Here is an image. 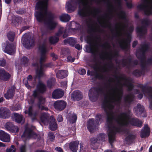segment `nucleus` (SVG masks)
I'll return each mask as SVG.
<instances>
[{
  "instance_id": "864d4df0",
  "label": "nucleus",
  "mask_w": 152,
  "mask_h": 152,
  "mask_svg": "<svg viewBox=\"0 0 152 152\" xmlns=\"http://www.w3.org/2000/svg\"><path fill=\"white\" fill-rule=\"evenodd\" d=\"M16 148L14 145H11L10 148H7L6 150L7 152H16Z\"/></svg>"
},
{
  "instance_id": "4be33fe9",
  "label": "nucleus",
  "mask_w": 152,
  "mask_h": 152,
  "mask_svg": "<svg viewBox=\"0 0 152 152\" xmlns=\"http://www.w3.org/2000/svg\"><path fill=\"white\" fill-rule=\"evenodd\" d=\"M150 130L148 124H145L143 129L141 130L140 136L141 138L148 137L150 135Z\"/></svg>"
},
{
  "instance_id": "49530a36",
  "label": "nucleus",
  "mask_w": 152,
  "mask_h": 152,
  "mask_svg": "<svg viewBox=\"0 0 152 152\" xmlns=\"http://www.w3.org/2000/svg\"><path fill=\"white\" fill-rule=\"evenodd\" d=\"M59 38L56 36H51L49 38V41L50 43L54 44L57 43L59 41Z\"/></svg>"
},
{
  "instance_id": "4468645a",
  "label": "nucleus",
  "mask_w": 152,
  "mask_h": 152,
  "mask_svg": "<svg viewBox=\"0 0 152 152\" xmlns=\"http://www.w3.org/2000/svg\"><path fill=\"white\" fill-rule=\"evenodd\" d=\"M22 41L24 46L27 49H29L34 46L35 40L27 35L24 36L22 38Z\"/></svg>"
},
{
  "instance_id": "cd10ccee",
  "label": "nucleus",
  "mask_w": 152,
  "mask_h": 152,
  "mask_svg": "<svg viewBox=\"0 0 152 152\" xmlns=\"http://www.w3.org/2000/svg\"><path fill=\"white\" fill-rule=\"evenodd\" d=\"M79 145L78 141H75L70 142L69 145V150L72 152H77Z\"/></svg>"
},
{
  "instance_id": "c9c22d12",
  "label": "nucleus",
  "mask_w": 152,
  "mask_h": 152,
  "mask_svg": "<svg viewBox=\"0 0 152 152\" xmlns=\"http://www.w3.org/2000/svg\"><path fill=\"white\" fill-rule=\"evenodd\" d=\"M29 60L28 57L23 56L20 59L21 64L24 66H27L28 65Z\"/></svg>"
},
{
  "instance_id": "052dcab7",
  "label": "nucleus",
  "mask_w": 152,
  "mask_h": 152,
  "mask_svg": "<svg viewBox=\"0 0 152 152\" xmlns=\"http://www.w3.org/2000/svg\"><path fill=\"white\" fill-rule=\"evenodd\" d=\"M122 96L118 95H117V98L115 99L114 98L115 102L118 104H120L121 102V100L122 99Z\"/></svg>"
},
{
  "instance_id": "4d7b16f0",
  "label": "nucleus",
  "mask_w": 152,
  "mask_h": 152,
  "mask_svg": "<svg viewBox=\"0 0 152 152\" xmlns=\"http://www.w3.org/2000/svg\"><path fill=\"white\" fill-rule=\"evenodd\" d=\"M64 28L62 27L60 28L58 32L56 33L55 35L57 36H61L64 32V31L63 30Z\"/></svg>"
},
{
  "instance_id": "c03bdc74",
  "label": "nucleus",
  "mask_w": 152,
  "mask_h": 152,
  "mask_svg": "<svg viewBox=\"0 0 152 152\" xmlns=\"http://www.w3.org/2000/svg\"><path fill=\"white\" fill-rule=\"evenodd\" d=\"M123 75L124 76H117L115 75V79L118 80V83L119 84H121V83L120 82V80H119V79L121 80H125L126 82H128L129 81V80L128 78H127L126 76H125L124 75Z\"/></svg>"
},
{
  "instance_id": "20e7f679",
  "label": "nucleus",
  "mask_w": 152,
  "mask_h": 152,
  "mask_svg": "<svg viewBox=\"0 0 152 152\" xmlns=\"http://www.w3.org/2000/svg\"><path fill=\"white\" fill-rule=\"evenodd\" d=\"M104 117L103 114L98 113L95 116V120L94 118L89 119L87 122V127L88 130L91 133L94 132L96 127L99 124V122L101 123L103 121Z\"/></svg>"
},
{
  "instance_id": "f3484780",
  "label": "nucleus",
  "mask_w": 152,
  "mask_h": 152,
  "mask_svg": "<svg viewBox=\"0 0 152 152\" xmlns=\"http://www.w3.org/2000/svg\"><path fill=\"white\" fill-rule=\"evenodd\" d=\"M11 77V74L3 68L0 69V81H8Z\"/></svg>"
},
{
  "instance_id": "4c0bfd02",
  "label": "nucleus",
  "mask_w": 152,
  "mask_h": 152,
  "mask_svg": "<svg viewBox=\"0 0 152 152\" xmlns=\"http://www.w3.org/2000/svg\"><path fill=\"white\" fill-rule=\"evenodd\" d=\"M68 118L70 122L72 124L76 122L77 116L75 114H69L68 116Z\"/></svg>"
},
{
  "instance_id": "5fc2aeb1",
  "label": "nucleus",
  "mask_w": 152,
  "mask_h": 152,
  "mask_svg": "<svg viewBox=\"0 0 152 152\" xmlns=\"http://www.w3.org/2000/svg\"><path fill=\"white\" fill-rule=\"evenodd\" d=\"M106 136V135L104 133H101L99 134L97 138L99 141H102L105 139Z\"/></svg>"
},
{
  "instance_id": "37998d69",
  "label": "nucleus",
  "mask_w": 152,
  "mask_h": 152,
  "mask_svg": "<svg viewBox=\"0 0 152 152\" xmlns=\"http://www.w3.org/2000/svg\"><path fill=\"white\" fill-rule=\"evenodd\" d=\"M13 114L15 122L18 123H20L23 119L22 115L16 113H13Z\"/></svg>"
},
{
  "instance_id": "bb28decb",
  "label": "nucleus",
  "mask_w": 152,
  "mask_h": 152,
  "mask_svg": "<svg viewBox=\"0 0 152 152\" xmlns=\"http://www.w3.org/2000/svg\"><path fill=\"white\" fill-rule=\"evenodd\" d=\"M72 97L74 100L78 101L83 99V96L82 92L79 90H75L72 93Z\"/></svg>"
},
{
  "instance_id": "5701e85b",
  "label": "nucleus",
  "mask_w": 152,
  "mask_h": 152,
  "mask_svg": "<svg viewBox=\"0 0 152 152\" xmlns=\"http://www.w3.org/2000/svg\"><path fill=\"white\" fill-rule=\"evenodd\" d=\"M129 62L128 63L127 59L125 58H123L121 60L122 64L124 66H126L128 68L131 67L132 66V64L133 63L134 65H137L138 64V62L136 60L132 61L131 58L129 59Z\"/></svg>"
},
{
  "instance_id": "39448f33",
  "label": "nucleus",
  "mask_w": 152,
  "mask_h": 152,
  "mask_svg": "<svg viewBox=\"0 0 152 152\" xmlns=\"http://www.w3.org/2000/svg\"><path fill=\"white\" fill-rule=\"evenodd\" d=\"M36 9L39 10L35 12L34 15L37 21L42 23L45 20V15L44 12L43 13V9L45 10V8L42 2L41 1H39L37 3L35 6Z\"/></svg>"
},
{
  "instance_id": "f8f14e48",
  "label": "nucleus",
  "mask_w": 152,
  "mask_h": 152,
  "mask_svg": "<svg viewBox=\"0 0 152 152\" xmlns=\"http://www.w3.org/2000/svg\"><path fill=\"white\" fill-rule=\"evenodd\" d=\"M143 3L140 4L137 6V8L141 11H143L145 15L149 16L152 15V4L149 7L148 0H142Z\"/></svg>"
},
{
  "instance_id": "69168bd1",
  "label": "nucleus",
  "mask_w": 152,
  "mask_h": 152,
  "mask_svg": "<svg viewBox=\"0 0 152 152\" xmlns=\"http://www.w3.org/2000/svg\"><path fill=\"white\" fill-rule=\"evenodd\" d=\"M42 2V3H43L44 5V7L45 8L44 12L46 10H47V7L48 5V2L49 1V0H42V1H41Z\"/></svg>"
},
{
  "instance_id": "6ab92c4d",
  "label": "nucleus",
  "mask_w": 152,
  "mask_h": 152,
  "mask_svg": "<svg viewBox=\"0 0 152 152\" xmlns=\"http://www.w3.org/2000/svg\"><path fill=\"white\" fill-rule=\"evenodd\" d=\"M16 87L14 85L12 86L4 94V97L7 99H12L15 93Z\"/></svg>"
},
{
  "instance_id": "a211bd4d",
  "label": "nucleus",
  "mask_w": 152,
  "mask_h": 152,
  "mask_svg": "<svg viewBox=\"0 0 152 152\" xmlns=\"http://www.w3.org/2000/svg\"><path fill=\"white\" fill-rule=\"evenodd\" d=\"M67 103L63 100H57L53 104L55 109L59 111L63 110L66 107Z\"/></svg>"
},
{
  "instance_id": "c85d7f7f",
  "label": "nucleus",
  "mask_w": 152,
  "mask_h": 152,
  "mask_svg": "<svg viewBox=\"0 0 152 152\" xmlns=\"http://www.w3.org/2000/svg\"><path fill=\"white\" fill-rule=\"evenodd\" d=\"M50 120L49 125L50 129L52 131L56 130L57 128V125L56 119L51 116L50 118Z\"/></svg>"
},
{
  "instance_id": "2f4dec72",
  "label": "nucleus",
  "mask_w": 152,
  "mask_h": 152,
  "mask_svg": "<svg viewBox=\"0 0 152 152\" xmlns=\"http://www.w3.org/2000/svg\"><path fill=\"white\" fill-rule=\"evenodd\" d=\"M34 98H37L38 99L37 105L38 108H40V106L45 104L46 101V99L43 96H39V95L38 97Z\"/></svg>"
},
{
  "instance_id": "7c9ffc66",
  "label": "nucleus",
  "mask_w": 152,
  "mask_h": 152,
  "mask_svg": "<svg viewBox=\"0 0 152 152\" xmlns=\"http://www.w3.org/2000/svg\"><path fill=\"white\" fill-rule=\"evenodd\" d=\"M134 111L135 113L136 114H141L144 113L145 110L144 107L141 105L140 104L138 103L137 104V106L136 107L134 108Z\"/></svg>"
},
{
  "instance_id": "a878e982",
  "label": "nucleus",
  "mask_w": 152,
  "mask_h": 152,
  "mask_svg": "<svg viewBox=\"0 0 152 152\" xmlns=\"http://www.w3.org/2000/svg\"><path fill=\"white\" fill-rule=\"evenodd\" d=\"M0 140L5 142H9L10 141V135L4 131L0 130Z\"/></svg>"
},
{
  "instance_id": "aec40b11",
  "label": "nucleus",
  "mask_w": 152,
  "mask_h": 152,
  "mask_svg": "<svg viewBox=\"0 0 152 152\" xmlns=\"http://www.w3.org/2000/svg\"><path fill=\"white\" fill-rule=\"evenodd\" d=\"M14 45L12 43L7 42L6 45L4 44L2 49L5 53L11 54L14 51Z\"/></svg>"
},
{
  "instance_id": "9d476101",
  "label": "nucleus",
  "mask_w": 152,
  "mask_h": 152,
  "mask_svg": "<svg viewBox=\"0 0 152 152\" xmlns=\"http://www.w3.org/2000/svg\"><path fill=\"white\" fill-rule=\"evenodd\" d=\"M151 21L148 19H143L141 21V23L143 26L140 27H137L136 28V32L140 37H142L146 34L147 28L149 25Z\"/></svg>"
},
{
  "instance_id": "79ce46f5",
  "label": "nucleus",
  "mask_w": 152,
  "mask_h": 152,
  "mask_svg": "<svg viewBox=\"0 0 152 152\" xmlns=\"http://www.w3.org/2000/svg\"><path fill=\"white\" fill-rule=\"evenodd\" d=\"M136 137V135L130 134L126 137L125 140L127 142H132L135 139Z\"/></svg>"
},
{
  "instance_id": "1a4fd4ad",
  "label": "nucleus",
  "mask_w": 152,
  "mask_h": 152,
  "mask_svg": "<svg viewBox=\"0 0 152 152\" xmlns=\"http://www.w3.org/2000/svg\"><path fill=\"white\" fill-rule=\"evenodd\" d=\"M104 93V91L102 87H94L89 91L88 96L90 100L94 102L97 99L100 94Z\"/></svg>"
},
{
  "instance_id": "473e14b6",
  "label": "nucleus",
  "mask_w": 152,
  "mask_h": 152,
  "mask_svg": "<svg viewBox=\"0 0 152 152\" xmlns=\"http://www.w3.org/2000/svg\"><path fill=\"white\" fill-rule=\"evenodd\" d=\"M67 76L66 71L61 70L58 71L56 74V77L60 79H62L66 77Z\"/></svg>"
},
{
  "instance_id": "6e6552de",
  "label": "nucleus",
  "mask_w": 152,
  "mask_h": 152,
  "mask_svg": "<svg viewBox=\"0 0 152 152\" xmlns=\"http://www.w3.org/2000/svg\"><path fill=\"white\" fill-rule=\"evenodd\" d=\"M149 49V45L148 44L144 43L142 44L141 47L139 50L138 52L136 55V56L138 59L141 60L142 62L141 67L142 69L145 67V63L143 61L145 58V53Z\"/></svg>"
},
{
  "instance_id": "e433bc0d",
  "label": "nucleus",
  "mask_w": 152,
  "mask_h": 152,
  "mask_svg": "<svg viewBox=\"0 0 152 152\" xmlns=\"http://www.w3.org/2000/svg\"><path fill=\"white\" fill-rule=\"evenodd\" d=\"M134 98V96L133 95L130 94H127L124 97L125 102L130 104L133 101Z\"/></svg>"
},
{
  "instance_id": "de8ad7c7",
  "label": "nucleus",
  "mask_w": 152,
  "mask_h": 152,
  "mask_svg": "<svg viewBox=\"0 0 152 152\" xmlns=\"http://www.w3.org/2000/svg\"><path fill=\"white\" fill-rule=\"evenodd\" d=\"M7 36L10 41L13 42L14 39L15 33L13 32H9L7 34Z\"/></svg>"
},
{
  "instance_id": "774afa93",
  "label": "nucleus",
  "mask_w": 152,
  "mask_h": 152,
  "mask_svg": "<svg viewBox=\"0 0 152 152\" xmlns=\"http://www.w3.org/2000/svg\"><path fill=\"white\" fill-rule=\"evenodd\" d=\"M20 109V108L18 105H16L15 106L12 107L11 109L12 111H17L19 110Z\"/></svg>"
},
{
  "instance_id": "9b49d317",
  "label": "nucleus",
  "mask_w": 152,
  "mask_h": 152,
  "mask_svg": "<svg viewBox=\"0 0 152 152\" xmlns=\"http://www.w3.org/2000/svg\"><path fill=\"white\" fill-rule=\"evenodd\" d=\"M87 43L89 44V45H87L86 47V52L89 53H91L93 55V61L95 62L97 61V54L98 53V50L97 49H95L93 47L94 45L92 44V40L91 37L89 36H87Z\"/></svg>"
},
{
  "instance_id": "603ef678",
  "label": "nucleus",
  "mask_w": 152,
  "mask_h": 152,
  "mask_svg": "<svg viewBox=\"0 0 152 152\" xmlns=\"http://www.w3.org/2000/svg\"><path fill=\"white\" fill-rule=\"evenodd\" d=\"M142 74V72L138 69H136L133 71L132 72V74L133 75L139 77L141 76Z\"/></svg>"
},
{
  "instance_id": "dca6fc26",
  "label": "nucleus",
  "mask_w": 152,
  "mask_h": 152,
  "mask_svg": "<svg viewBox=\"0 0 152 152\" xmlns=\"http://www.w3.org/2000/svg\"><path fill=\"white\" fill-rule=\"evenodd\" d=\"M6 129L10 132L16 133L18 132L19 129L15 126L14 124L12 122H7L4 125Z\"/></svg>"
},
{
  "instance_id": "423d86ee",
  "label": "nucleus",
  "mask_w": 152,
  "mask_h": 152,
  "mask_svg": "<svg viewBox=\"0 0 152 152\" xmlns=\"http://www.w3.org/2000/svg\"><path fill=\"white\" fill-rule=\"evenodd\" d=\"M45 20H47V24L48 28L50 30H54L57 25V23L53 21L54 17L53 14L50 12L46 10L44 12Z\"/></svg>"
},
{
  "instance_id": "ddd939ff",
  "label": "nucleus",
  "mask_w": 152,
  "mask_h": 152,
  "mask_svg": "<svg viewBox=\"0 0 152 152\" xmlns=\"http://www.w3.org/2000/svg\"><path fill=\"white\" fill-rule=\"evenodd\" d=\"M46 91L47 87L45 85L39 80L37 85L36 89L33 91L32 95L34 97H37L39 94H43Z\"/></svg>"
},
{
  "instance_id": "72a5a7b5",
  "label": "nucleus",
  "mask_w": 152,
  "mask_h": 152,
  "mask_svg": "<svg viewBox=\"0 0 152 152\" xmlns=\"http://www.w3.org/2000/svg\"><path fill=\"white\" fill-rule=\"evenodd\" d=\"M76 42L77 40L76 39L72 37L66 39L64 40V44L69 43L71 46H74L76 43Z\"/></svg>"
},
{
  "instance_id": "09e8293b",
  "label": "nucleus",
  "mask_w": 152,
  "mask_h": 152,
  "mask_svg": "<svg viewBox=\"0 0 152 152\" xmlns=\"http://www.w3.org/2000/svg\"><path fill=\"white\" fill-rule=\"evenodd\" d=\"M61 53L64 56H67L70 54V51L68 48H64L61 50Z\"/></svg>"
},
{
  "instance_id": "ea45409f",
  "label": "nucleus",
  "mask_w": 152,
  "mask_h": 152,
  "mask_svg": "<svg viewBox=\"0 0 152 152\" xmlns=\"http://www.w3.org/2000/svg\"><path fill=\"white\" fill-rule=\"evenodd\" d=\"M90 73L91 76H95L96 78L102 79L104 77V76L102 74L99 73L97 72H95L93 71H90Z\"/></svg>"
},
{
  "instance_id": "3c124183",
  "label": "nucleus",
  "mask_w": 152,
  "mask_h": 152,
  "mask_svg": "<svg viewBox=\"0 0 152 152\" xmlns=\"http://www.w3.org/2000/svg\"><path fill=\"white\" fill-rule=\"evenodd\" d=\"M34 132L33 130L31 129H26L24 132L23 135L25 136L26 134H27L28 136H31L34 135Z\"/></svg>"
},
{
  "instance_id": "0e129e2a",
  "label": "nucleus",
  "mask_w": 152,
  "mask_h": 152,
  "mask_svg": "<svg viewBox=\"0 0 152 152\" xmlns=\"http://www.w3.org/2000/svg\"><path fill=\"white\" fill-rule=\"evenodd\" d=\"M33 107L32 106L29 107L28 111V115L30 117H32L33 115Z\"/></svg>"
},
{
  "instance_id": "c756f323",
  "label": "nucleus",
  "mask_w": 152,
  "mask_h": 152,
  "mask_svg": "<svg viewBox=\"0 0 152 152\" xmlns=\"http://www.w3.org/2000/svg\"><path fill=\"white\" fill-rule=\"evenodd\" d=\"M49 117L50 115L48 113H42L40 116V120L42 123L44 124L48 123L49 121Z\"/></svg>"
},
{
  "instance_id": "680f3d73",
  "label": "nucleus",
  "mask_w": 152,
  "mask_h": 152,
  "mask_svg": "<svg viewBox=\"0 0 152 152\" xmlns=\"http://www.w3.org/2000/svg\"><path fill=\"white\" fill-rule=\"evenodd\" d=\"M6 61L4 58H0V66L4 67L6 64Z\"/></svg>"
},
{
  "instance_id": "a18cd8bd",
  "label": "nucleus",
  "mask_w": 152,
  "mask_h": 152,
  "mask_svg": "<svg viewBox=\"0 0 152 152\" xmlns=\"http://www.w3.org/2000/svg\"><path fill=\"white\" fill-rule=\"evenodd\" d=\"M72 24H73L75 26V27L73 28L72 27H70V29L71 30L73 31H76L77 30H79L81 29V26L80 24L78 23L75 22H74L73 23H72ZM72 25H71V27H72Z\"/></svg>"
},
{
  "instance_id": "8fccbe9b",
  "label": "nucleus",
  "mask_w": 152,
  "mask_h": 152,
  "mask_svg": "<svg viewBox=\"0 0 152 152\" xmlns=\"http://www.w3.org/2000/svg\"><path fill=\"white\" fill-rule=\"evenodd\" d=\"M118 16L119 17L125 21H127V19L126 18V13L124 11H121L119 14Z\"/></svg>"
},
{
  "instance_id": "0eeeda50",
  "label": "nucleus",
  "mask_w": 152,
  "mask_h": 152,
  "mask_svg": "<svg viewBox=\"0 0 152 152\" xmlns=\"http://www.w3.org/2000/svg\"><path fill=\"white\" fill-rule=\"evenodd\" d=\"M134 30V26H130L126 34V39L125 40H123L119 42V46L122 49L126 50L130 46V43L131 39V34Z\"/></svg>"
},
{
  "instance_id": "bf43d9fd",
  "label": "nucleus",
  "mask_w": 152,
  "mask_h": 152,
  "mask_svg": "<svg viewBox=\"0 0 152 152\" xmlns=\"http://www.w3.org/2000/svg\"><path fill=\"white\" fill-rule=\"evenodd\" d=\"M115 90H117L118 91L117 95L120 96H123V91L122 87H120L119 88H114Z\"/></svg>"
},
{
  "instance_id": "f704fd0d",
  "label": "nucleus",
  "mask_w": 152,
  "mask_h": 152,
  "mask_svg": "<svg viewBox=\"0 0 152 152\" xmlns=\"http://www.w3.org/2000/svg\"><path fill=\"white\" fill-rule=\"evenodd\" d=\"M61 21L63 22H67L70 20V17L68 14H63L59 17Z\"/></svg>"
},
{
  "instance_id": "b1692460",
  "label": "nucleus",
  "mask_w": 152,
  "mask_h": 152,
  "mask_svg": "<svg viewBox=\"0 0 152 152\" xmlns=\"http://www.w3.org/2000/svg\"><path fill=\"white\" fill-rule=\"evenodd\" d=\"M64 95V92L62 89L58 88L55 90L52 94V97L54 99H58L61 98Z\"/></svg>"
},
{
  "instance_id": "a19ab883",
  "label": "nucleus",
  "mask_w": 152,
  "mask_h": 152,
  "mask_svg": "<svg viewBox=\"0 0 152 152\" xmlns=\"http://www.w3.org/2000/svg\"><path fill=\"white\" fill-rule=\"evenodd\" d=\"M33 80V77L30 75H29L27 77V80L26 81H23V82L26 86L28 89H30L31 88V86L29 84V82H31Z\"/></svg>"
},
{
  "instance_id": "f03ea898",
  "label": "nucleus",
  "mask_w": 152,
  "mask_h": 152,
  "mask_svg": "<svg viewBox=\"0 0 152 152\" xmlns=\"http://www.w3.org/2000/svg\"><path fill=\"white\" fill-rule=\"evenodd\" d=\"M82 4L84 6L83 8L79 9L78 12L79 15L82 17H86L87 16L88 14H92V12L89 11L87 12L85 11L86 8L90 9L91 7L88 3H84L83 0H70L66 3V5L67 9V12L69 13H71L74 11L77 8L78 5Z\"/></svg>"
},
{
  "instance_id": "13d9d810",
  "label": "nucleus",
  "mask_w": 152,
  "mask_h": 152,
  "mask_svg": "<svg viewBox=\"0 0 152 152\" xmlns=\"http://www.w3.org/2000/svg\"><path fill=\"white\" fill-rule=\"evenodd\" d=\"M37 76L38 79H40V78L43 76L44 73L42 71L36 70Z\"/></svg>"
},
{
  "instance_id": "2eb2a0df",
  "label": "nucleus",
  "mask_w": 152,
  "mask_h": 152,
  "mask_svg": "<svg viewBox=\"0 0 152 152\" xmlns=\"http://www.w3.org/2000/svg\"><path fill=\"white\" fill-rule=\"evenodd\" d=\"M39 50L41 53L40 57L39 59V63L40 64H43L45 62L46 59L47 48L45 45L43 43L39 46L38 48Z\"/></svg>"
},
{
  "instance_id": "338daca9",
  "label": "nucleus",
  "mask_w": 152,
  "mask_h": 152,
  "mask_svg": "<svg viewBox=\"0 0 152 152\" xmlns=\"http://www.w3.org/2000/svg\"><path fill=\"white\" fill-rule=\"evenodd\" d=\"M16 13L18 14L23 15L26 12V11L23 9H19V10L16 11Z\"/></svg>"
},
{
  "instance_id": "58836bf2",
  "label": "nucleus",
  "mask_w": 152,
  "mask_h": 152,
  "mask_svg": "<svg viewBox=\"0 0 152 152\" xmlns=\"http://www.w3.org/2000/svg\"><path fill=\"white\" fill-rule=\"evenodd\" d=\"M56 81V79L51 77L47 81V86L49 88H51L55 84Z\"/></svg>"
},
{
  "instance_id": "412c9836",
  "label": "nucleus",
  "mask_w": 152,
  "mask_h": 152,
  "mask_svg": "<svg viewBox=\"0 0 152 152\" xmlns=\"http://www.w3.org/2000/svg\"><path fill=\"white\" fill-rule=\"evenodd\" d=\"M10 112L6 107L0 108V118L4 119L8 118L10 116Z\"/></svg>"
},
{
  "instance_id": "7ed1b4c3",
  "label": "nucleus",
  "mask_w": 152,
  "mask_h": 152,
  "mask_svg": "<svg viewBox=\"0 0 152 152\" xmlns=\"http://www.w3.org/2000/svg\"><path fill=\"white\" fill-rule=\"evenodd\" d=\"M118 117L120 119H130L131 125L138 128H141L143 124V122L136 118H132V114L129 111L127 112H123L120 113Z\"/></svg>"
},
{
  "instance_id": "6e6d98bb",
  "label": "nucleus",
  "mask_w": 152,
  "mask_h": 152,
  "mask_svg": "<svg viewBox=\"0 0 152 152\" xmlns=\"http://www.w3.org/2000/svg\"><path fill=\"white\" fill-rule=\"evenodd\" d=\"M48 136L50 141L53 142L55 138V136L53 133L52 132H49L48 134Z\"/></svg>"
},
{
  "instance_id": "e2e57ef3",
  "label": "nucleus",
  "mask_w": 152,
  "mask_h": 152,
  "mask_svg": "<svg viewBox=\"0 0 152 152\" xmlns=\"http://www.w3.org/2000/svg\"><path fill=\"white\" fill-rule=\"evenodd\" d=\"M20 152H26V147L25 144L22 145L20 148Z\"/></svg>"
},
{
  "instance_id": "393cba45",
  "label": "nucleus",
  "mask_w": 152,
  "mask_h": 152,
  "mask_svg": "<svg viewBox=\"0 0 152 152\" xmlns=\"http://www.w3.org/2000/svg\"><path fill=\"white\" fill-rule=\"evenodd\" d=\"M91 19H90L88 21L87 20L86 21V23L88 28L87 31V32L88 33L92 35V33H94L97 31L100 32V30L97 31L96 28H94L93 26V25L92 24H91Z\"/></svg>"
},
{
  "instance_id": "f257e3e1",
  "label": "nucleus",
  "mask_w": 152,
  "mask_h": 152,
  "mask_svg": "<svg viewBox=\"0 0 152 152\" xmlns=\"http://www.w3.org/2000/svg\"><path fill=\"white\" fill-rule=\"evenodd\" d=\"M104 100L102 104V107L104 109L107 115L106 124L108 129L109 132L108 134L109 143L112 144L114 142L115 135L117 133L121 132H126L127 129L124 128L122 129L123 127H127L129 124L131 125L130 119H120L118 115V118L115 119L116 121L119 125L120 126L117 127L114 126L113 124V120L115 119L113 115V113L112 111L108 112L107 110L108 108L109 101L108 100V96L106 95L104 96Z\"/></svg>"
}]
</instances>
